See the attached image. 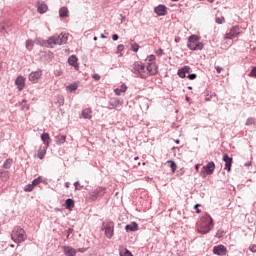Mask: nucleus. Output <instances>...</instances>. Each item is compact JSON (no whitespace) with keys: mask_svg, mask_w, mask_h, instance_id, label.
<instances>
[{"mask_svg":"<svg viewBox=\"0 0 256 256\" xmlns=\"http://www.w3.org/2000/svg\"><path fill=\"white\" fill-rule=\"evenodd\" d=\"M213 227V218L209 216V214H205L201 217L200 225L198 226V233H202V235H207L211 228Z\"/></svg>","mask_w":256,"mask_h":256,"instance_id":"1","label":"nucleus"},{"mask_svg":"<svg viewBox=\"0 0 256 256\" xmlns=\"http://www.w3.org/2000/svg\"><path fill=\"white\" fill-rule=\"evenodd\" d=\"M11 239L14 243H23L27 239V234H25V230L21 226H15L12 230Z\"/></svg>","mask_w":256,"mask_h":256,"instance_id":"2","label":"nucleus"},{"mask_svg":"<svg viewBox=\"0 0 256 256\" xmlns=\"http://www.w3.org/2000/svg\"><path fill=\"white\" fill-rule=\"evenodd\" d=\"M187 47L190 51H203L204 45L203 42H199V36L191 35L188 38Z\"/></svg>","mask_w":256,"mask_h":256,"instance_id":"3","label":"nucleus"},{"mask_svg":"<svg viewBox=\"0 0 256 256\" xmlns=\"http://www.w3.org/2000/svg\"><path fill=\"white\" fill-rule=\"evenodd\" d=\"M132 73L136 75V77H140V79H147V71L145 70V64L143 62H134L132 65Z\"/></svg>","mask_w":256,"mask_h":256,"instance_id":"4","label":"nucleus"},{"mask_svg":"<svg viewBox=\"0 0 256 256\" xmlns=\"http://www.w3.org/2000/svg\"><path fill=\"white\" fill-rule=\"evenodd\" d=\"M41 77H43V70L38 69L36 71H32L29 74L28 79L29 81L35 84V83H39V79H41Z\"/></svg>","mask_w":256,"mask_h":256,"instance_id":"5","label":"nucleus"},{"mask_svg":"<svg viewBox=\"0 0 256 256\" xmlns=\"http://www.w3.org/2000/svg\"><path fill=\"white\" fill-rule=\"evenodd\" d=\"M104 229H105V235L108 239H111L114 235L115 231V224L113 222H107L104 224Z\"/></svg>","mask_w":256,"mask_h":256,"instance_id":"6","label":"nucleus"},{"mask_svg":"<svg viewBox=\"0 0 256 256\" xmlns=\"http://www.w3.org/2000/svg\"><path fill=\"white\" fill-rule=\"evenodd\" d=\"M54 37L58 45H65V43L69 41V36L67 33L62 32L60 34H55Z\"/></svg>","mask_w":256,"mask_h":256,"instance_id":"7","label":"nucleus"},{"mask_svg":"<svg viewBox=\"0 0 256 256\" xmlns=\"http://www.w3.org/2000/svg\"><path fill=\"white\" fill-rule=\"evenodd\" d=\"M145 70L146 73H148L147 77H149V75H157V64L155 62H150L145 66Z\"/></svg>","mask_w":256,"mask_h":256,"instance_id":"8","label":"nucleus"},{"mask_svg":"<svg viewBox=\"0 0 256 256\" xmlns=\"http://www.w3.org/2000/svg\"><path fill=\"white\" fill-rule=\"evenodd\" d=\"M154 13L158 15V17H165L167 15V6L160 4L154 8Z\"/></svg>","mask_w":256,"mask_h":256,"instance_id":"9","label":"nucleus"},{"mask_svg":"<svg viewBox=\"0 0 256 256\" xmlns=\"http://www.w3.org/2000/svg\"><path fill=\"white\" fill-rule=\"evenodd\" d=\"M241 33V30L238 26H234L231 28L230 32L226 34V39H235Z\"/></svg>","mask_w":256,"mask_h":256,"instance_id":"10","label":"nucleus"},{"mask_svg":"<svg viewBox=\"0 0 256 256\" xmlns=\"http://www.w3.org/2000/svg\"><path fill=\"white\" fill-rule=\"evenodd\" d=\"M190 72H191V67L184 66V67L178 69L177 75L181 79H185V77H187V74L190 73Z\"/></svg>","mask_w":256,"mask_h":256,"instance_id":"11","label":"nucleus"},{"mask_svg":"<svg viewBox=\"0 0 256 256\" xmlns=\"http://www.w3.org/2000/svg\"><path fill=\"white\" fill-rule=\"evenodd\" d=\"M15 85L17 86L18 91H23V89H25V77L18 76L15 80Z\"/></svg>","mask_w":256,"mask_h":256,"instance_id":"12","label":"nucleus"},{"mask_svg":"<svg viewBox=\"0 0 256 256\" xmlns=\"http://www.w3.org/2000/svg\"><path fill=\"white\" fill-rule=\"evenodd\" d=\"M203 171H205L206 175H213V171H215V162L211 161L206 166H203Z\"/></svg>","mask_w":256,"mask_h":256,"instance_id":"13","label":"nucleus"},{"mask_svg":"<svg viewBox=\"0 0 256 256\" xmlns=\"http://www.w3.org/2000/svg\"><path fill=\"white\" fill-rule=\"evenodd\" d=\"M45 47H47V49H53V47H55V45H59L57 43V40L54 36H51L48 40H45Z\"/></svg>","mask_w":256,"mask_h":256,"instance_id":"14","label":"nucleus"},{"mask_svg":"<svg viewBox=\"0 0 256 256\" xmlns=\"http://www.w3.org/2000/svg\"><path fill=\"white\" fill-rule=\"evenodd\" d=\"M213 253H214V255L224 256L225 255V246L224 245L214 246Z\"/></svg>","mask_w":256,"mask_h":256,"instance_id":"15","label":"nucleus"},{"mask_svg":"<svg viewBox=\"0 0 256 256\" xmlns=\"http://www.w3.org/2000/svg\"><path fill=\"white\" fill-rule=\"evenodd\" d=\"M125 231H127V233L139 231V224H137L136 222H132L131 224H127L125 226Z\"/></svg>","mask_w":256,"mask_h":256,"instance_id":"16","label":"nucleus"},{"mask_svg":"<svg viewBox=\"0 0 256 256\" xmlns=\"http://www.w3.org/2000/svg\"><path fill=\"white\" fill-rule=\"evenodd\" d=\"M63 251L66 256H75L77 255V250L71 246H63Z\"/></svg>","mask_w":256,"mask_h":256,"instance_id":"17","label":"nucleus"},{"mask_svg":"<svg viewBox=\"0 0 256 256\" xmlns=\"http://www.w3.org/2000/svg\"><path fill=\"white\" fill-rule=\"evenodd\" d=\"M41 141H43L46 148L49 147V145H51V136H49V133H42Z\"/></svg>","mask_w":256,"mask_h":256,"instance_id":"18","label":"nucleus"},{"mask_svg":"<svg viewBox=\"0 0 256 256\" xmlns=\"http://www.w3.org/2000/svg\"><path fill=\"white\" fill-rule=\"evenodd\" d=\"M65 141H67V136H65L63 134H58L55 136L56 145H63V143H65Z\"/></svg>","mask_w":256,"mask_h":256,"instance_id":"19","label":"nucleus"},{"mask_svg":"<svg viewBox=\"0 0 256 256\" xmlns=\"http://www.w3.org/2000/svg\"><path fill=\"white\" fill-rule=\"evenodd\" d=\"M75 207V201L71 198H68L65 200V209L68 211H73V208Z\"/></svg>","mask_w":256,"mask_h":256,"instance_id":"20","label":"nucleus"},{"mask_svg":"<svg viewBox=\"0 0 256 256\" xmlns=\"http://www.w3.org/2000/svg\"><path fill=\"white\" fill-rule=\"evenodd\" d=\"M82 117L83 119H91L93 117V111L91 108H86L82 110Z\"/></svg>","mask_w":256,"mask_h":256,"instance_id":"21","label":"nucleus"},{"mask_svg":"<svg viewBox=\"0 0 256 256\" xmlns=\"http://www.w3.org/2000/svg\"><path fill=\"white\" fill-rule=\"evenodd\" d=\"M120 104H121V102L119 101V99L113 98L108 103V105H110V107H108V109H117Z\"/></svg>","mask_w":256,"mask_h":256,"instance_id":"22","label":"nucleus"},{"mask_svg":"<svg viewBox=\"0 0 256 256\" xmlns=\"http://www.w3.org/2000/svg\"><path fill=\"white\" fill-rule=\"evenodd\" d=\"M59 17L64 19L65 17H69V8L67 7H61L59 9Z\"/></svg>","mask_w":256,"mask_h":256,"instance_id":"23","label":"nucleus"},{"mask_svg":"<svg viewBox=\"0 0 256 256\" xmlns=\"http://www.w3.org/2000/svg\"><path fill=\"white\" fill-rule=\"evenodd\" d=\"M10 173L7 170L0 169V179L1 181H7L10 177Z\"/></svg>","mask_w":256,"mask_h":256,"instance_id":"24","label":"nucleus"},{"mask_svg":"<svg viewBox=\"0 0 256 256\" xmlns=\"http://www.w3.org/2000/svg\"><path fill=\"white\" fill-rule=\"evenodd\" d=\"M231 165H233V158L229 156H225V169L231 171Z\"/></svg>","mask_w":256,"mask_h":256,"instance_id":"25","label":"nucleus"},{"mask_svg":"<svg viewBox=\"0 0 256 256\" xmlns=\"http://www.w3.org/2000/svg\"><path fill=\"white\" fill-rule=\"evenodd\" d=\"M77 61H79V59H77V56L75 55H71L68 58V63L71 65V67H77Z\"/></svg>","mask_w":256,"mask_h":256,"instance_id":"26","label":"nucleus"},{"mask_svg":"<svg viewBox=\"0 0 256 256\" xmlns=\"http://www.w3.org/2000/svg\"><path fill=\"white\" fill-rule=\"evenodd\" d=\"M47 4L45 3H41V4H38V8H37V11L38 13H40V15H43V13H47Z\"/></svg>","mask_w":256,"mask_h":256,"instance_id":"27","label":"nucleus"},{"mask_svg":"<svg viewBox=\"0 0 256 256\" xmlns=\"http://www.w3.org/2000/svg\"><path fill=\"white\" fill-rule=\"evenodd\" d=\"M127 91V85H125V84H122L121 86H120V88H116L115 90H114V92H115V95H121V93H125Z\"/></svg>","mask_w":256,"mask_h":256,"instance_id":"28","label":"nucleus"},{"mask_svg":"<svg viewBox=\"0 0 256 256\" xmlns=\"http://www.w3.org/2000/svg\"><path fill=\"white\" fill-rule=\"evenodd\" d=\"M79 85H77V83L74 84H70L66 87V91H68V93H75V91L78 89Z\"/></svg>","mask_w":256,"mask_h":256,"instance_id":"29","label":"nucleus"},{"mask_svg":"<svg viewBox=\"0 0 256 256\" xmlns=\"http://www.w3.org/2000/svg\"><path fill=\"white\" fill-rule=\"evenodd\" d=\"M13 165V159L12 158H8L4 161V164H3V168L4 169H11V166Z\"/></svg>","mask_w":256,"mask_h":256,"instance_id":"30","label":"nucleus"},{"mask_svg":"<svg viewBox=\"0 0 256 256\" xmlns=\"http://www.w3.org/2000/svg\"><path fill=\"white\" fill-rule=\"evenodd\" d=\"M45 155H47V148L46 146L43 147V149H39L38 151V159H44Z\"/></svg>","mask_w":256,"mask_h":256,"instance_id":"31","label":"nucleus"},{"mask_svg":"<svg viewBox=\"0 0 256 256\" xmlns=\"http://www.w3.org/2000/svg\"><path fill=\"white\" fill-rule=\"evenodd\" d=\"M43 183V176H38L32 181L33 187H37L38 185H41Z\"/></svg>","mask_w":256,"mask_h":256,"instance_id":"32","label":"nucleus"},{"mask_svg":"<svg viewBox=\"0 0 256 256\" xmlns=\"http://www.w3.org/2000/svg\"><path fill=\"white\" fill-rule=\"evenodd\" d=\"M86 200L87 201H95V200H97V194H92V193H87L86 194Z\"/></svg>","mask_w":256,"mask_h":256,"instance_id":"33","label":"nucleus"},{"mask_svg":"<svg viewBox=\"0 0 256 256\" xmlns=\"http://www.w3.org/2000/svg\"><path fill=\"white\" fill-rule=\"evenodd\" d=\"M34 45H35V42H34L33 40H27V41H26V49H27L28 51H32Z\"/></svg>","mask_w":256,"mask_h":256,"instance_id":"34","label":"nucleus"},{"mask_svg":"<svg viewBox=\"0 0 256 256\" xmlns=\"http://www.w3.org/2000/svg\"><path fill=\"white\" fill-rule=\"evenodd\" d=\"M167 163L170 164V169H171L172 173H175V171H177V164L175 163V161L168 160Z\"/></svg>","mask_w":256,"mask_h":256,"instance_id":"35","label":"nucleus"},{"mask_svg":"<svg viewBox=\"0 0 256 256\" xmlns=\"http://www.w3.org/2000/svg\"><path fill=\"white\" fill-rule=\"evenodd\" d=\"M36 45H40V47H45V40L41 39V38H37L35 40Z\"/></svg>","mask_w":256,"mask_h":256,"instance_id":"36","label":"nucleus"},{"mask_svg":"<svg viewBox=\"0 0 256 256\" xmlns=\"http://www.w3.org/2000/svg\"><path fill=\"white\" fill-rule=\"evenodd\" d=\"M246 125L249 126V125H256V119L255 118H248L246 120Z\"/></svg>","mask_w":256,"mask_h":256,"instance_id":"37","label":"nucleus"},{"mask_svg":"<svg viewBox=\"0 0 256 256\" xmlns=\"http://www.w3.org/2000/svg\"><path fill=\"white\" fill-rule=\"evenodd\" d=\"M57 103L59 104L60 107L65 105V99L63 98V96L57 97Z\"/></svg>","mask_w":256,"mask_h":256,"instance_id":"38","label":"nucleus"},{"mask_svg":"<svg viewBox=\"0 0 256 256\" xmlns=\"http://www.w3.org/2000/svg\"><path fill=\"white\" fill-rule=\"evenodd\" d=\"M120 255H121V256H133V254L131 253V251H129V250H127V249L122 250V251L120 252Z\"/></svg>","mask_w":256,"mask_h":256,"instance_id":"39","label":"nucleus"},{"mask_svg":"<svg viewBox=\"0 0 256 256\" xmlns=\"http://www.w3.org/2000/svg\"><path fill=\"white\" fill-rule=\"evenodd\" d=\"M75 191H81L83 186H81V183L79 181L74 182Z\"/></svg>","mask_w":256,"mask_h":256,"instance_id":"40","label":"nucleus"},{"mask_svg":"<svg viewBox=\"0 0 256 256\" xmlns=\"http://www.w3.org/2000/svg\"><path fill=\"white\" fill-rule=\"evenodd\" d=\"M139 44L137 43H134V44H131V49L134 53H137V51H139Z\"/></svg>","mask_w":256,"mask_h":256,"instance_id":"41","label":"nucleus"},{"mask_svg":"<svg viewBox=\"0 0 256 256\" xmlns=\"http://www.w3.org/2000/svg\"><path fill=\"white\" fill-rule=\"evenodd\" d=\"M187 79H189V81H195V79H197V74L196 73L188 74Z\"/></svg>","mask_w":256,"mask_h":256,"instance_id":"42","label":"nucleus"},{"mask_svg":"<svg viewBox=\"0 0 256 256\" xmlns=\"http://www.w3.org/2000/svg\"><path fill=\"white\" fill-rule=\"evenodd\" d=\"M224 20H225L224 17H216L215 23H217L218 25H223Z\"/></svg>","mask_w":256,"mask_h":256,"instance_id":"43","label":"nucleus"},{"mask_svg":"<svg viewBox=\"0 0 256 256\" xmlns=\"http://www.w3.org/2000/svg\"><path fill=\"white\" fill-rule=\"evenodd\" d=\"M33 187H35V186H33V184L31 183V184H27L25 187H24V191H33Z\"/></svg>","mask_w":256,"mask_h":256,"instance_id":"44","label":"nucleus"},{"mask_svg":"<svg viewBox=\"0 0 256 256\" xmlns=\"http://www.w3.org/2000/svg\"><path fill=\"white\" fill-rule=\"evenodd\" d=\"M146 61H148V63H154V61H155V55H149V56L146 58Z\"/></svg>","mask_w":256,"mask_h":256,"instance_id":"45","label":"nucleus"},{"mask_svg":"<svg viewBox=\"0 0 256 256\" xmlns=\"http://www.w3.org/2000/svg\"><path fill=\"white\" fill-rule=\"evenodd\" d=\"M125 49V45L119 44L117 46V53H122V51Z\"/></svg>","mask_w":256,"mask_h":256,"instance_id":"46","label":"nucleus"},{"mask_svg":"<svg viewBox=\"0 0 256 256\" xmlns=\"http://www.w3.org/2000/svg\"><path fill=\"white\" fill-rule=\"evenodd\" d=\"M223 230H218V232L216 233L215 237H217V239H221V237H223Z\"/></svg>","mask_w":256,"mask_h":256,"instance_id":"47","label":"nucleus"},{"mask_svg":"<svg viewBox=\"0 0 256 256\" xmlns=\"http://www.w3.org/2000/svg\"><path fill=\"white\" fill-rule=\"evenodd\" d=\"M92 79H94L95 81H99L101 79V75L99 74H93L92 75Z\"/></svg>","mask_w":256,"mask_h":256,"instance_id":"48","label":"nucleus"},{"mask_svg":"<svg viewBox=\"0 0 256 256\" xmlns=\"http://www.w3.org/2000/svg\"><path fill=\"white\" fill-rule=\"evenodd\" d=\"M250 77H256V67L251 70Z\"/></svg>","mask_w":256,"mask_h":256,"instance_id":"49","label":"nucleus"},{"mask_svg":"<svg viewBox=\"0 0 256 256\" xmlns=\"http://www.w3.org/2000/svg\"><path fill=\"white\" fill-rule=\"evenodd\" d=\"M163 53H164V51L161 48L156 51V55H158V57H161L163 55Z\"/></svg>","mask_w":256,"mask_h":256,"instance_id":"50","label":"nucleus"},{"mask_svg":"<svg viewBox=\"0 0 256 256\" xmlns=\"http://www.w3.org/2000/svg\"><path fill=\"white\" fill-rule=\"evenodd\" d=\"M249 250H250L252 253H256V245H250Z\"/></svg>","mask_w":256,"mask_h":256,"instance_id":"51","label":"nucleus"},{"mask_svg":"<svg viewBox=\"0 0 256 256\" xmlns=\"http://www.w3.org/2000/svg\"><path fill=\"white\" fill-rule=\"evenodd\" d=\"M198 207H201V204H196L194 209L196 210V213H201V210Z\"/></svg>","mask_w":256,"mask_h":256,"instance_id":"52","label":"nucleus"},{"mask_svg":"<svg viewBox=\"0 0 256 256\" xmlns=\"http://www.w3.org/2000/svg\"><path fill=\"white\" fill-rule=\"evenodd\" d=\"M73 233V228H68L67 230V239H69V236Z\"/></svg>","mask_w":256,"mask_h":256,"instance_id":"53","label":"nucleus"},{"mask_svg":"<svg viewBox=\"0 0 256 256\" xmlns=\"http://www.w3.org/2000/svg\"><path fill=\"white\" fill-rule=\"evenodd\" d=\"M215 69L217 73H221V71H223V68L221 66H215Z\"/></svg>","mask_w":256,"mask_h":256,"instance_id":"54","label":"nucleus"},{"mask_svg":"<svg viewBox=\"0 0 256 256\" xmlns=\"http://www.w3.org/2000/svg\"><path fill=\"white\" fill-rule=\"evenodd\" d=\"M112 39H113L114 41H119V35H118V34L112 35Z\"/></svg>","mask_w":256,"mask_h":256,"instance_id":"55","label":"nucleus"},{"mask_svg":"<svg viewBox=\"0 0 256 256\" xmlns=\"http://www.w3.org/2000/svg\"><path fill=\"white\" fill-rule=\"evenodd\" d=\"M79 253H85V251H87L85 248H80L78 249Z\"/></svg>","mask_w":256,"mask_h":256,"instance_id":"56","label":"nucleus"},{"mask_svg":"<svg viewBox=\"0 0 256 256\" xmlns=\"http://www.w3.org/2000/svg\"><path fill=\"white\" fill-rule=\"evenodd\" d=\"M4 29H5V26L0 25V31H4Z\"/></svg>","mask_w":256,"mask_h":256,"instance_id":"57","label":"nucleus"},{"mask_svg":"<svg viewBox=\"0 0 256 256\" xmlns=\"http://www.w3.org/2000/svg\"><path fill=\"white\" fill-rule=\"evenodd\" d=\"M101 39H107V36H105V34H101Z\"/></svg>","mask_w":256,"mask_h":256,"instance_id":"58","label":"nucleus"},{"mask_svg":"<svg viewBox=\"0 0 256 256\" xmlns=\"http://www.w3.org/2000/svg\"><path fill=\"white\" fill-rule=\"evenodd\" d=\"M70 185H71L70 182H66V183H65V187H69Z\"/></svg>","mask_w":256,"mask_h":256,"instance_id":"59","label":"nucleus"},{"mask_svg":"<svg viewBox=\"0 0 256 256\" xmlns=\"http://www.w3.org/2000/svg\"><path fill=\"white\" fill-rule=\"evenodd\" d=\"M175 143H176L177 145H179V143H181V140L177 139V140H175Z\"/></svg>","mask_w":256,"mask_h":256,"instance_id":"60","label":"nucleus"},{"mask_svg":"<svg viewBox=\"0 0 256 256\" xmlns=\"http://www.w3.org/2000/svg\"><path fill=\"white\" fill-rule=\"evenodd\" d=\"M205 101H211V97H206Z\"/></svg>","mask_w":256,"mask_h":256,"instance_id":"61","label":"nucleus"},{"mask_svg":"<svg viewBox=\"0 0 256 256\" xmlns=\"http://www.w3.org/2000/svg\"><path fill=\"white\" fill-rule=\"evenodd\" d=\"M222 161H225V154H222Z\"/></svg>","mask_w":256,"mask_h":256,"instance_id":"62","label":"nucleus"},{"mask_svg":"<svg viewBox=\"0 0 256 256\" xmlns=\"http://www.w3.org/2000/svg\"><path fill=\"white\" fill-rule=\"evenodd\" d=\"M138 159H139V157H135V158H134L135 161H138Z\"/></svg>","mask_w":256,"mask_h":256,"instance_id":"63","label":"nucleus"},{"mask_svg":"<svg viewBox=\"0 0 256 256\" xmlns=\"http://www.w3.org/2000/svg\"><path fill=\"white\" fill-rule=\"evenodd\" d=\"M93 39H94V41H97V36H95Z\"/></svg>","mask_w":256,"mask_h":256,"instance_id":"64","label":"nucleus"}]
</instances>
